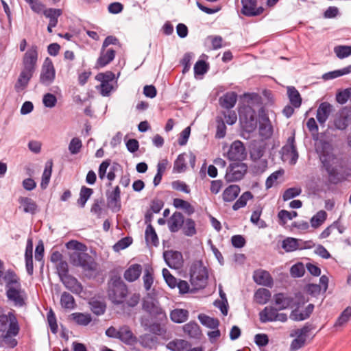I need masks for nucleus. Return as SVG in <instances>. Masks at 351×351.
<instances>
[{
	"instance_id": "1",
	"label": "nucleus",
	"mask_w": 351,
	"mask_h": 351,
	"mask_svg": "<svg viewBox=\"0 0 351 351\" xmlns=\"http://www.w3.org/2000/svg\"><path fill=\"white\" fill-rule=\"evenodd\" d=\"M128 295L126 284L118 274H112L107 283V295L114 305L123 304Z\"/></svg>"
},
{
	"instance_id": "2",
	"label": "nucleus",
	"mask_w": 351,
	"mask_h": 351,
	"mask_svg": "<svg viewBox=\"0 0 351 351\" xmlns=\"http://www.w3.org/2000/svg\"><path fill=\"white\" fill-rule=\"evenodd\" d=\"M346 177H311L306 184L308 190L312 193L333 191L337 184L346 180Z\"/></svg>"
},
{
	"instance_id": "3",
	"label": "nucleus",
	"mask_w": 351,
	"mask_h": 351,
	"mask_svg": "<svg viewBox=\"0 0 351 351\" xmlns=\"http://www.w3.org/2000/svg\"><path fill=\"white\" fill-rule=\"evenodd\" d=\"M208 278L207 268L204 266L202 261L193 262L190 267V282L196 290L204 289Z\"/></svg>"
},
{
	"instance_id": "4",
	"label": "nucleus",
	"mask_w": 351,
	"mask_h": 351,
	"mask_svg": "<svg viewBox=\"0 0 351 351\" xmlns=\"http://www.w3.org/2000/svg\"><path fill=\"white\" fill-rule=\"evenodd\" d=\"M239 114L244 130L249 133L255 131L258 125L256 111L249 105H243L239 108Z\"/></svg>"
},
{
	"instance_id": "5",
	"label": "nucleus",
	"mask_w": 351,
	"mask_h": 351,
	"mask_svg": "<svg viewBox=\"0 0 351 351\" xmlns=\"http://www.w3.org/2000/svg\"><path fill=\"white\" fill-rule=\"evenodd\" d=\"M70 263L75 267H81L84 271H95L97 263L87 253L74 252L70 254Z\"/></svg>"
},
{
	"instance_id": "6",
	"label": "nucleus",
	"mask_w": 351,
	"mask_h": 351,
	"mask_svg": "<svg viewBox=\"0 0 351 351\" xmlns=\"http://www.w3.org/2000/svg\"><path fill=\"white\" fill-rule=\"evenodd\" d=\"M70 263L75 267H81L84 271H95L97 263L87 253L74 252L70 254Z\"/></svg>"
},
{
	"instance_id": "7",
	"label": "nucleus",
	"mask_w": 351,
	"mask_h": 351,
	"mask_svg": "<svg viewBox=\"0 0 351 351\" xmlns=\"http://www.w3.org/2000/svg\"><path fill=\"white\" fill-rule=\"evenodd\" d=\"M142 309L154 320L162 322L167 319L165 311L157 300L151 297L145 298L142 302Z\"/></svg>"
},
{
	"instance_id": "8",
	"label": "nucleus",
	"mask_w": 351,
	"mask_h": 351,
	"mask_svg": "<svg viewBox=\"0 0 351 351\" xmlns=\"http://www.w3.org/2000/svg\"><path fill=\"white\" fill-rule=\"evenodd\" d=\"M295 132L293 130L291 135L287 138V143L281 148L280 154L281 159L290 165L296 163L298 159V153L295 141Z\"/></svg>"
},
{
	"instance_id": "9",
	"label": "nucleus",
	"mask_w": 351,
	"mask_h": 351,
	"mask_svg": "<svg viewBox=\"0 0 351 351\" xmlns=\"http://www.w3.org/2000/svg\"><path fill=\"white\" fill-rule=\"evenodd\" d=\"M5 295L8 300L12 302L16 307H23L26 305L27 294L22 289L21 285L6 289Z\"/></svg>"
},
{
	"instance_id": "10",
	"label": "nucleus",
	"mask_w": 351,
	"mask_h": 351,
	"mask_svg": "<svg viewBox=\"0 0 351 351\" xmlns=\"http://www.w3.org/2000/svg\"><path fill=\"white\" fill-rule=\"evenodd\" d=\"M56 77V71L52 60L49 58H47L42 66L40 75V82L43 85L49 86L51 85Z\"/></svg>"
},
{
	"instance_id": "11",
	"label": "nucleus",
	"mask_w": 351,
	"mask_h": 351,
	"mask_svg": "<svg viewBox=\"0 0 351 351\" xmlns=\"http://www.w3.org/2000/svg\"><path fill=\"white\" fill-rule=\"evenodd\" d=\"M227 156L232 161H243L247 157L245 147L242 141H233L227 152Z\"/></svg>"
},
{
	"instance_id": "12",
	"label": "nucleus",
	"mask_w": 351,
	"mask_h": 351,
	"mask_svg": "<svg viewBox=\"0 0 351 351\" xmlns=\"http://www.w3.org/2000/svg\"><path fill=\"white\" fill-rule=\"evenodd\" d=\"M258 116H259V134L265 138H269L272 136L273 134V128L271 124L270 120L268 117V115L265 111V109L263 106H262L258 110Z\"/></svg>"
},
{
	"instance_id": "13",
	"label": "nucleus",
	"mask_w": 351,
	"mask_h": 351,
	"mask_svg": "<svg viewBox=\"0 0 351 351\" xmlns=\"http://www.w3.org/2000/svg\"><path fill=\"white\" fill-rule=\"evenodd\" d=\"M38 60V48L32 45L24 54L23 58V69L34 73Z\"/></svg>"
},
{
	"instance_id": "14",
	"label": "nucleus",
	"mask_w": 351,
	"mask_h": 351,
	"mask_svg": "<svg viewBox=\"0 0 351 351\" xmlns=\"http://www.w3.org/2000/svg\"><path fill=\"white\" fill-rule=\"evenodd\" d=\"M242 8L241 12L245 16L252 17L261 15L264 8L258 6V0H241Z\"/></svg>"
},
{
	"instance_id": "15",
	"label": "nucleus",
	"mask_w": 351,
	"mask_h": 351,
	"mask_svg": "<svg viewBox=\"0 0 351 351\" xmlns=\"http://www.w3.org/2000/svg\"><path fill=\"white\" fill-rule=\"evenodd\" d=\"M163 258L166 264L171 269H178L183 265V256L178 251H165L163 252Z\"/></svg>"
},
{
	"instance_id": "16",
	"label": "nucleus",
	"mask_w": 351,
	"mask_h": 351,
	"mask_svg": "<svg viewBox=\"0 0 351 351\" xmlns=\"http://www.w3.org/2000/svg\"><path fill=\"white\" fill-rule=\"evenodd\" d=\"M274 300L275 304L278 306V310H285L287 308H295L298 302H297L295 298L288 296L285 293H278L274 295Z\"/></svg>"
},
{
	"instance_id": "17",
	"label": "nucleus",
	"mask_w": 351,
	"mask_h": 351,
	"mask_svg": "<svg viewBox=\"0 0 351 351\" xmlns=\"http://www.w3.org/2000/svg\"><path fill=\"white\" fill-rule=\"evenodd\" d=\"M116 51L112 48H103L101 47L99 56L97 60L95 66L103 68L110 64L115 58Z\"/></svg>"
},
{
	"instance_id": "18",
	"label": "nucleus",
	"mask_w": 351,
	"mask_h": 351,
	"mask_svg": "<svg viewBox=\"0 0 351 351\" xmlns=\"http://www.w3.org/2000/svg\"><path fill=\"white\" fill-rule=\"evenodd\" d=\"M60 281L66 289L73 293L75 295H80L82 293L83 291V286L75 277L69 274L61 278Z\"/></svg>"
},
{
	"instance_id": "19",
	"label": "nucleus",
	"mask_w": 351,
	"mask_h": 351,
	"mask_svg": "<svg viewBox=\"0 0 351 351\" xmlns=\"http://www.w3.org/2000/svg\"><path fill=\"white\" fill-rule=\"evenodd\" d=\"M314 307L313 304H309L302 312H300L299 310L300 303L298 302L297 306L291 312L289 317L291 320L295 322L305 320L310 317L314 310Z\"/></svg>"
},
{
	"instance_id": "20",
	"label": "nucleus",
	"mask_w": 351,
	"mask_h": 351,
	"mask_svg": "<svg viewBox=\"0 0 351 351\" xmlns=\"http://www.w3.org/2000/svg\"><path fill=\"white\" fill-rule=\"evenodd\" d=\"M332 106L328 102H322L319 104L317 110L316 119L321 126H324L325 123L332 111Z\"/></svg>"
},
{
	"instance_id": "21",
	"label": "nucleus",
	"mask_w": 351,
	"mask_h": 351,
	"mask_svg": "<svg viewBox=\"0 0 351 351\" xmlns=\"http://www.w3.org/2000/svg\"><path fill=\"white\" fill-rule=\"evenodd\" d=\"M300 243H302L303 244H306L307 243H311L310 241H303L301 239H298L292 237H288L283 240L282 243V247L287 252H293L297 250H302L305 248L306 247H308L307 245H302L300 244Z\"/></svg>"
},
{
	"instance_id": "22",
	"label": "nucleus",
	"mask_w": 351,
	"mask_h": 351,
	"mask_svg": "<svg viewBox=\"0 0 351 351\" xmlns=\"http://www.w3.org/2000/svg\"><path fill=\"white\" fill-rule=\"evenodd\" d=\"M119 339L128 346H132L137 343L138 339L134 335L128 326L124 325L119 328Z\"/></svg>"
},
{
	"instance_id": "23",
	"label": "nucleus",
	"mask_w": 351,
	"mask_h": 351,
	"mask_svg": "<svg viewBox=\"0 0 351 351\" xmlns=\"http://www.w3.org/2000/svg\"><path fill=\"white\" fill-rule=\"evenodd\" d=\"M34 73L22 69L14 84V90L17 93L24 90L28 86Z\"/></svg>"
},
{
	"instance_id": "24",
	"label": "nucleus",
	"mask_w": 351,
	"mask_h": 351,
	"mask_svg": "<svg viewBox=\"0 0 351 351\" xmlns=\"http://www.w3.org/2000/svg\"><path fill=\"white\" fill-rule=\"evenodd\" d=\"M184 217L180 212H175L169 219L168 227L171 232H177L184 225Z\"/></svg>"
},
{
	"instance_id": "25",
	"label": "nucleus",
	"mask_w": 351,
	"mask_h": 351,
	"mask_svg": "<svg viewBox=\"0 0 351 351\" xmlns=\"http://www.w3.org/2000/svg\"><path fill=\"white\" fill-rule=\"evenodd\" d=\"M247 169V165L242 161H234L230 164L225 176H245Z\"/></svg>"
},
{
	"instance_id": "26",
	"label": "nucleus",
	"mask_w": 351,
	"mask_h": 351,
	"mask_svg": "<svg viewBox=\"0 0 351 351\" xmlns=\"http://www.w3.org/2000/svg\"><path fill=\"white\" fill-rule=\"evenodd\" d=\"M237 101V94L234 91L227 92L219 99V104L221 107L230 110L232 108Z\"/></svg>"
},
{
	"instance_id": "27",
	"label": "nucleus",
	"mask_w": 351,
	"mask_h": 351,
	"mask_svg": "<svg viewBox=\"0 0 351 351\" xmlns=\"http://www.w3.org/2000/svg\"><path fill=\"white\" fill-rule=\"evenodd\" d=\"M253 278L258 285L271 287L273 284V279L270 274L265 270L258 269L255 271Z\"/></svg>"
},
{
	"instance_id": "28",
	"label": "nucleus",
	"mask_w": 351,
	"mask_h": 351,
	"mask_svg": "<svg viewBox=\"0 0 351 351\" xmlns=\"http://www.w3.org/2000/svg\"><path fill=\"white\" fill-rule=\"evenodd\" d=\"M350 119L348 110L344 108L341 111L340 114L334 119V126L337 130H344L349 125Z\"/></svg>"
},
{
	"instance_id": "29",
	"label": "nucleus",
	"mask_w": 351,
	"mask_h": 351,
	"mask_svg": "<svg viewBox=\"0 0 351 351\" xmlns=\"http://www.w3.org/2000/svg\"><path fill=\"white\" fill-rule=\"evenodd\" d=\"M8 317L10 324L8 326V328H7L8 330H6V333L4 335L5 339L10 337L11 336H16L20 330L19 322L14 312H9Z\"/></svg>"
},
{
	"instance_id": "30",
	"label": "nucleus",
	"mask_w": 351,
	"mask_h": 351,
	"mask_svg": "<svg viewBox=\"0 0 351 351\" xmlns=\"http://www.w3.org/2000/svg\"><path fill=\"white\" fill-rule=\"evenodd\" d=\"M5 289L21 285L20 278L12 269H8L3 276Z\"/></svg>"
},
{
	"instance_id": "31",
	"label": "nucleus",
	"mask_w": 351,
	"mask_h": 351,
	"mask_svg": "<svg viewBox=\"0 0 351 351\" xmlns=\"http://www.w3.org/2000/svg\"><path fill=\"white\" fill-rule=\"evenodd\" d=\"M142 272V267L140 264H133L124 272L123 277L128 282H134L137 280Z\"/></svg>"
},
{
	"instance_id": "32",
	"label": "nucleus",
	"mask_w": 351,
	"mask_h": 351,
	"mask_svg": "<svg viewBox=\"0 0 351 351\" xmlns=\"http://www.w3.org/2000/svg\"><path fill=\"white\" fill-rule=\"evenodd\" d=\"M18 202L23 206V211L25 213L34 215L38 211V205L36 202L30 197H20Z\"/></svg>"
},
{
	"instance_id": "33",
	"label": "nucleus",
	"mask_w": 351,
	"mask_h": 351,
	"mask_svg": "<svg viewBox=\"0 0 351 351\" xmlns=\"http://www.w3.org/2000/svg\"><path fill=\"white\" fill-rule=\"evenodd\" d=\"M120 193V189L117 186L108 197V204L114 211H119L121 209Z\"/></svg>"
},
{
	"instance_id": "34",
	"label": "nucleus",
	"mask_w": 351,
	"mask_h": 351,
	"mask_svg": "<svg viewBox=\"0 0 351 351\" xmlns=\"http://www.w3.org/2000/svg\"><path fill=\"white\" fill-rule=\"evenodd\" d=\"M278 308H276L273 306H266L259 313L260 321L262 323L275 322L276 313L278 311Z\"/></svg>"
},
{
	"instance_id": "35",
	"label": "nucleus",
	"mask_w": 351,
	"mask_h": 351,
	"mask_svg": "<svg viewBox=\"0 0 351 351\" xmlns=\"http://www.w3.org/2000/svg\"><path fill=\"white\" fill-rule=\"evenodd\" d=\"M240 187L238 185H230L223 192V200L226 202L234 201L240 193Z\"/></svg>"
},
{
	"instance_id": "36",
	"label": "nucleus",
	"mask_w": 351,
	"mask_h": 351,
	"mask_svg": "<svg viewBox=\"0 0 351 351\" xmlns=\"http://www.w3.org/2000/svg\"><path fill=\"white\" fill-rule=\"evenodd\" d=\"M139 343L145 348L152 350L155 348L158 343V338L151 334H144L139 337Z\"/></svg>"
},
{
	"instance_id": "37",
	"label": "nucleus",
	"mask_w": 351,
	"mask_h": 351,
	"mask_svg": "<svg viewBox=\"0 0 351 351\" xmlns=\"http://www.w3.org/2000/svg\"><path fill=\"white\" fill-rule=\"evenodd\" d=\"M184 332L190 337L199 339L202 332L199 325L195 322H190L183 326Z\"/></svg>"
},
{
	"instance_id": "38",
	"label": "nucleus",
	"mask_w": 351,
	"mask_h": 351,
	"mask_svg": "<svg viewBox=\"0 0 351 351\" xmlns=\"http://www.w3.org/2000/svg\"><path fill=\"white\" fill-rule=\"evenodd\" d=\"M145 239L146 243L148 245L152 244V245L157 247L159 245L158 235L152 225H149L146 227L145 232Z\"/></svg>"
},
{
	"instance_id": "39",
	"label": "nucleus",
	"mask_w": 351,
	"mask_h": 351,
	"mask_svg": "<svg viewBox=\"0 0 351 351\" xmlns=\"http://www.w3.org/2000/svg\"><path fill=\"white\" fill-rule=\"evenodd\" d=\"M287 94L290 104L294 108H299L302 104V97L299 91L294 86H289Z\"/></svg>"
},
{
	"instance_id": "40",
	"label": "nucleus",
	"mask_w": 351,
	"mask_h": 351,
	"mask_svg": "<svg viewBox=\"0 0 351 351\" xmlns=\"http://www.w3.org/2000/svg\"><path fill=\"white\" fill-rule=\"evenodd\" d=\"M141 324L145 330H149V332L153 334L160 335L163 332V329L162 328L160 324L158 322L149 324V319L147 318L142 317L141 319Z\"/></svg>"
},
{
	"instance_id": "41",
	"label": "nucleus",
	"mask_w": 351,
	"mask_h": 351,
	"mask_svg": "<svg viewBox=\"0 0 351 351\" xmlns=\"http://www.w3.org/2000/svg\"><path fill=\"white\" fill-rule=\"evenodd\" d=\"M189 311L185 309L176 308L170 313V318L175 323H183L187 320Z\"/></svg>"
},
{
	"instance_id": "42",
	"label": "nucleus",
	"mask_w": 351,
	"mask_h": 351,
	"mask_svg": "<svg viewBox=\"0 0 351 351\" xmlns=\"http://www.w3.org/2000/svg\"><path fill=\"white\" fill-rule=\"evenodd\" d=\"M187 154L182 153L178 156L177 158L174 161L173 173H181L186 169V158Z\"/></svg>"
},
{
	"instance_id": "43",
	"label": "nucleus",
	"mask_w": 351,
	"mask_h": 351,
	"mask_svg": "<svg viewBox=\"0 0 351 351\" xmlns=\"http://www.w3.org/2000/svg\"><path fill=\"white\" fill-rule=\"evenodd\" d=\"M265 146L260 143H252L250 149V158L253 160L261 159L265 153Z\"/></svg>"
},
{
	"instance_id": "44",
	"label": "nucleus",
	"mask_w": 351,
	"mask_h": 351,
	"mask_svg": "<svg viewBox=\"0 0 351 351\" xmlns=\"http://www.w3.org/2000/svg\"><path fill=\"white\" fill-rule=\"evenodd\" d=\"M60 304L62 308L66 309H74L76 304L73 296L66 291H64L60 298Z\"/></svg>"
},
{
	"instance_id": "45",
	"label": "nucleus",
	"mask_w": 351,
	"mask_h": 351,
	"mask_svg": "<svg viewBox=\"0 0 351 351\" xmlns=\"http://www.w3.org/2000/svg\"><path fill=\"white\" fill-rule=\"evenodd\" d=\"M198 319L203 326L211 329H216L219 325V321L217 318L210 317L205 314H199Z\"/></svg>"
},
{
	"instance_id": "46",
	"label": "nucleus",
	"mask_w": 351,
	"mask_h": 351,
	"mask_svg": "<svg viewBox=\"0 0 351 351\" xmlns=\"http://www.w3.org/2000/svg\"><path fill=\"white\" fill-rule=\"evenodd\" d=\"M271 298V292L265 288L258 289L254 293V299L260 304H266Z\"/></svg>"
},
{
	"instance_id": "47",
	"label": "nucleus",
	"mask_w": 351,
	"mask_h": 351,
	"mask_svg": "<svg viewBox=\"0 0 351 351\" xmlns=\"http://www.w3.org/2000/svg\"><path fill=\"white\" fill-rule=\"evenodd\" d=\"M91 311L96 315H103L106 309V304L104 302L98 300H92L89 302Z\"/></svg>"
},
{
	"instance_id": "48",
	"label": "nucleus",
	"mask_w": 351,
	"mask_h": 351,
	"mask_svg": "<svg viewBox=\"0 0 351 351\" xmlns=\"http://www.w3.org/2000/svg\"><path fill=\"white\" fill-rule=\"evenodd\" d=\"M350 73H351V64H350L343 69L326 73L323 75V78L325 80H332V79L339 77L340 76H343L344 75L349 74Z\"/></svg>"
},
{
	"instance_id": "49",
	"label": "nucleus",
	"mask_w": 351,
	"mask_h": 351,
	"mask_svg": "<svg viewBox=\"0 0 351 351\" xmlns=\"http://www.w3.org/2000/svg\"><path fill=\"white\" fill-rule=\"evenodd\" d=\"M173 204L176 208L184 210L185 213L189 215H192L195 212L193 206L189 202L184 199L175 198Z\"/></svg>"
},
{
	"instance_id": "50",
	"label": "nucleus",
	"mask_w": 351,
	"mask_h": 351,
	"mask_svg": "<svg viewBox=\"0 0 351 351\" xmlns=\"http://www.w3.org/2000/svg\"><path fill=\"white\" fill-rule=\"evenodd\" d=\"M72 319L77 324L81 326H87L91 321L92 317L90 314H84L82 313H73L71 315Z\"/></svg>"
},
{
	"instance_id": "51",
	"label": "nucleus",
	"mask_w": 351,
	"mask_h": 351,
	"mask_svg": "<svg viewBox=\"0 0 351 351\" xmlns=\"http://www.w3.org/2000/svg\"><path fill=\"white\" fill-rule=\"evenodd\" d=\"M252 198L253 195L250 191H246L243 193L233 204L232 209L234 210H237L239 208L245 207L247 204V201Z\"/></svg>"
},
{
	"instance_id": "52",
	"label": "nucleus",
	"mask_w": 351,
	"mask_h": 351,
	"mask_svg": "<svg viewBox=\"0 0 351 351\" xmlns=\"http://www.w3.org/2000/svg\"><path fill=\"white\" fill-rule=\"evenodd\" d=\"M326 217L327 213L325 210L318 211L310 220L311 226L314 228L319 227L326 221Z\"/></svg>"
},
{
	"instance_id": "53",
	"label": "nucleus",
	"mask_w": 351,
	"mask_h": 351,
	"mask_svg": "<svg viewBox=\"0 0 351 351\" xmlns=\"http://www.w3.org/2000/svg\"><path fill=\"white\" fill-rule=\"evenodd\" d=\"M182 231L184 235L187 237H193L197 232L195 228V222L191 218H187L184 220V225L182 226Z\"/></svg>"
},
{
	"instance_id": "54",
	"label": "nucleus",
	"mask_w": 351,
	"mask_h": 351,
	"mask_svg": "<svg viewBox=\"0 0 351 351\" xmlns=\"http://www.w3.org/2000/svg\"><path fill=\"white\" fill-rule=\"evenodd\" d=\"M93 193V189L88 188L85 186H82L80 197L77 199V204L81 208H84L88 199L90 198L91 195Z\"/></svg>"
},
{
	"instance_id": "55",
	"label": "nucleus",
	"mask_w": 351,
	"mask_h": 351,
	"mask_svg": "<svg viewBox=\"0 0 351 351\" xmlns=\"http://www.w3.org/2000/svg\"><path fill=\"white\" fill-rule=\"evenodd\" d=\"M267 168V160L266 159H258L253 160L252 165V171L255 174L263 173Z\"/></svg>"
},
{
	"instance_id": "56",
	"label": "nucleus",
	"mask_w": 351,
	"mask_h": 351,
	"mask_svg": "<svg viewBox=\"0 0 351 351\" xmlns=\"http://www.w3.org/2000/svg\"><path fill=\"white\" fill-rule=\"evenodd\" d=\"M334 52L339 59H344L351 56V46L337 45L334 47Z\"/></svg>"
},
{
	"instance_id": "57",
	"label": "nucleus",
	"mask_w": 351,
	"mask_h": 351,
	"mask_svg": "<svg viewBox=\"0 0 351 351\" xmlns=\"http://www.w3.org/2000/svg\"><path fill=\"white\" fill-rule=\"evenodd\" d=\"M217 131L215 134L216 138H223L226 134V125L222 117H217Z\"/></svg>"
},
{
	"instance_id": "58",
	"label": "nucleus",
	"mask_w": 351,
	"mask_h": 351,
	"mask_svg": "<svg viewBox=\"0 0 351 351\" xmlns=\"http://www.w3.org/2000/svg\"><path fill=\"white\" fill-rule=\"evenodd\" d=\"M351 317V307L348 306L347 307L338 317L337 319L336 320L334 326L338 327V326H342L346 323L348 322Z\"/></svg>"
},
{
	"instance_id": "59",
	"label": "nucleus",
	"mask_w": 351,
	"mask_h": 351,
	"mask_svg": "<svg viewBox=\"0 0 351 351\" xmlns=\"http://www.w3.org/2000/svg\"><path fill=\"white\" fill-rule=\"evenodd\" d=\"M298 216L296 211L289 212L286 210H281L278 213V217L280 220V223L285 225L288 220H291Z\"/></svg>"
},
{
	"instance_id": "60",
	"label": "nucleus",
	"mask_w": 351,
	"mask_h": 351,
	"mask_svg": "<svg viewBox=\"0 0 351 351\" xmlns=\"http://www.w3.org/2000/svg\"><path fill=\"white\" fill-rule=\"evenodd\" d=\"M47 322L50 327V330L53 334L58 332V324L56 315L52 309H50L47 314Z\"/></svg>"
},
{
	"instance_id": "61",
	"label": "nucleus",
	"mask_w": 351,
	"mask_h": 351,
	"mask_svg": "<svg viewBox=\"0 0 351 351\" xmlns=\"http://www.w3.org/2000/svg\"><path fill=\"white\" fill-rule=\"evenodd\" d=\"M186 341L182 339H175L169 341L167 348L171 351H182L185 347Z\"/></svg>"
},
{
	"instance_id": "62",
	"label": "nucleus",
	"mask_w": 351,
	"mask_h": 351,
	"mask_svg": "<svg viewBox=\"0 0 351 351\" xmlns=\"http://www.w3.org/2000/svg\"><path fill=\"white\" fill-rule=\"evenodd\" d=\"M302 189L300 187H291L286 189L282 195L283 200L288 201L300 195Z\"/></svg>"
},
{
	"instance_id": "63",
	"label": "nucleus",
	"mask_w": 351,
	"mask_h": 351,
	"mask_svg": "<svg viewBox=\"0 0 351 351\" xmlns=\"http://www.w3.org/2000/svg\"><path fill=\"white\" fill-rule=\"evenodd\" d=\"M82 147V141L77 138H73L69 145V150L71 154H78Z\"/></svg>"
},
{
	"instance_id": "64",
	"label": "nucleus",
	"mask_w": 351,
	"mask_h": 351,
	"mask_svg": "<svg viewBox=\"0 0 351 351\" xmlns=\"http://www.w3.org/2000/svg\"><path fill=\"white\" fill-rule=\"evenodd\" d=\"M305 273L304 266L302 263L294 264L290 269L291 276L293 278H300Z\"/></svg>"
}]
</instances>
